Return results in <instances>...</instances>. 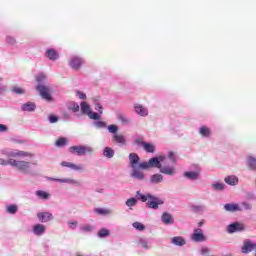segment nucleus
<instances>
[{"label": "nucleus", "mask_w": 256, "mask_h": 256, "mask_svg": "<svg viewBox=\"0 0 256 256\" xmlns=\"http://www.w3.org/2000/svg\"><path fill=\"white\" fill-rule=\"evenodd\" d=\"M225 183H227V185H231L232 187H235V185H237L239 183V178L235 175H230V176H226L224 178Z\"/></svg>", "instance_id": "24"}, {"label": "nucleus", "mask_w": 256, "mask_h": 256, "mask_svg": "<svg viewBox=\"0 0 256 256\" xmlns=\"http://www.w3.org/2000/svg\"><path fill=\"white\" fill-rule=\"evenodd\" d=\"M80 109H81L82 115H88V113L91 111V106H89L87 102H81Z\"/></svg>", "instance_id": "33"}, {"label": "nucleus", "mask_w": 256, "mask_h": 256, "mask_svg": "<svg viewBox=\"0 0 256 256\" xmlns=\"http://www.w3.org/2000/svg\"><path fill=\"white\" fill-rule=\"evenodd\" d=\"M160 173H162L163 175H169V176H173L175 175V168L170 167V166H160Z\"/></svg>", "instance_id": "25"}, {"label": "nucleus", "mask_w": 256, "mask_h": 256, "mask_svg": "<svg viewBox=\"0 0 256 256\" xmlns=\"http://www.w3.org/2000/svg\"><path fill=\"white\" fill-rule=\"evenodd\" d=\"M199 134L205 139L211 137V129L207 126H202L199 128Z\"/></svg>", "instance_id": "29"}, {"label": "nucleus", "mask_w": 256, "mask_h": 256, "mask_svg": "<svg viewBox=\"0 0 256 256\" xmlns=\"http://www.w3.org/2000/svg\"><path fill=\"white\" fill-rule=\"evenodd\" d=\"M94 109L99 113V115H103V105L99 103V100L94 101Z\"/></svg>", "instance_id": "43"}, {"label": "nucleus", "mask_w": 256, "mask_h": 256, "mask_svg": "<svg viewBox=\"0 0 256 256\" xmlns=\"http://www.w3.org/2000/svg\"><path fill=\"white\" fill-rule=\"evenodd\" d=\"M163 203H165L163 200L151 194L150 199L146 202V207L157 210L159 209V205H163Z\"/></svg>", "instance_id": "9"}, {"label": "nucleus", "mask_w": 256, "mask_h": 256, "mask_svg": "<svg viewBox=\"0 0 256 256\" xmlns=\"http://www.w3.org/2000/svg\"><path fill=\"white\" fill-rule=\"evenodd\" d=\"M103 156L107 159H113V157H115V150L111 147H105L103 149Z\"/></svg>", "instance_id": "30"}, {"label": "nucleus", "mask_w": 256, "mask_h": 256, "mask_svg": "<svg viewBox=\"0 0 256 256\" xmlns=\"http://www.w3.org/2000/svg\"><path fill=\"white\" fill-rule=\"evenodd\" d=\"M94 229H95V227H93L90 224H85L80 227L81 233H91Z\"/></svg>", "instance_id": "40"}, {"label": "nucleus", "mask_w": 256, "mask_h": 256, "mask_svg": "<svg viewBox=\"0 0 256 256\" xmlns=\"http://www.w3.org/2000/svg\"><path fill=\"white\" fill-rule=\"evenodd\" d=\"M256 250V242H253L251 239H245L241 247V253L244 255H249L252 251Z\"/></svg>", "instance_id": "8"}, {"label": "nucleus", "mask_w": 256, "mask_h": 256, "mask_svg": "<svg viewBox=\"0 0 256 256\" xmlns=\"http://www.w3.org/2000/svg\"><path fill=\"white\" fill-rule=\"evenodd\" d=\"M6 211L10 215H15V213H17V211H19V207L15 204H10L6 207Z\"/></svg>", "instance_id": "38"}, {"label": "nucleus", "mask_w": 256, "mask_h": 256, "mask_svg": "<svg viewBox=\"0 0 256 256\" xmlns=\"http://www.w3.org/2000/svg\"><path fill=\"white\" fill-rule=\"evenodd\" d=\"M92 125L96 129H105V127H107V123H105L104 121H94Z\"/></svg>", "instance_id": "45"}, {"label": "nucleus", "mask_w": 256, "mask_h": 256, "mask_svg": "<svg viewBox=\"0 0 256 256\" xmlns=\"http://www.w3.org/2000/svg\"><path fill=\"white\" fill-rule=\"evenodd\" d=\"M3 155H6V157H33V154L30 152H25L23 150H18V149H10V150H5L3 152Z\"/></svg>", "instance_id": "6"}, {"label": "nucleus", "mask_w": 256, "mask_h": 256, "mask_svg": "<svg viewBox=\"0 0 256 256\" xmlns=\"http://www.w3.org/2000/svg\"><path fill=\"white\" fill-rule=\"evenodd\" d=\"M6 43L7 45H15L17 43V39L11 35L6 36Z\"/></svg>", "instance_id": "52"}, {"label": "nucleus", "mask_w": 256, "mask_h": 256, "mask_svg": "<svg viewBox=\"0 0 256 256\" xmlns=\"http://www.w3.org/2000/svg\"><path fill=\"white\" fill-rule=\"evenodd\" d=\"M76 96L79 97V99L85 100L87 99V94L83 93L82 91L76 90Z\"/></svg>", "instance_id": "55"}, {"label": "nucleus", "mask_w": 256, "mask_h": 256, "mask_svg": "<svg viewBox=\"0 0 256 256\" xmlns=\"http://www.w3.org/2000/svg\"><path fill=\"white\" fill-rule=\"evenodd\" d=\"M171 243L172 245H176V247H183L184 245H187V240L182 236H175L171 238Z\"/></svg>", "instance_id": "21"}, {"label": "nucleus", "mask_w": 256, "mask_h": 256, "mask_svg": "<svg viewBox=\"0 0 256 256\" xmlns=\"http://www.w3.org/2000/svg\"><path fill=\"white\" fill-rule=\"evenodd\" d=\"M139 245L142 247V249H150L149 242L146 239L141 238L139 240Z\"/></svg>", "instance_id": "51"}, {"label": "nucleus", "mask_w": 256, "mask_h": 256, "mask_svg": "<svg viewBox=\"0 0 256 256\" xmlns=\"http://www.w3.org/2000/svg\"><path fill=\"white\" fill-rule=\"evenodd\" d=\"M168 159H170L172 163H175L177 161V156L175 155V152H168Z\"/></svg>", "instance_id": "54"}, {"label": "nucleus", "mask_w": 256, "mask_h": 256, "mask_svg": "<svg viewBox=\"0 0 256 256\" xmlns=\"http://www.w3.org/2000/svg\"><path fill=\"white\" fill-rule=\"evenodd\" d=\"M250 199H255V195L252 194V195L250 196Z\"/></svg>", "instance_id": "63"}, {"label": "nucleus", "mask_w": 256, "mask_h": 256, "mask_svg": "<svg viewBox=\"0 0 256 256\" xmlns=\"http://www.w3.org/2000/svg\"><path fill=\"white\" fill-rule=\"evenodd\" d=\"M47 181H55L56 183H67L68 185H76L79 187V181L71 178H53V177H46Z\"/></svg>", "instance_id": "13"}, {"label": "nucleus", "mask_w": 256, "mask_h": 256, "mask_svg": "<svg viewBox=\"0 0 256 256\" xmlns=\"http://www.w3.org/2000/svg\"><path fill=\"white\" fill-rule=\"evenodd\" d=\"M83 63H84L83 58L79 56H72L69 61V65L71 69H74V71H79Z\"/></svg>", "instance_id": "12"}, {"label": "nucleus", "mask_w": 256, "mask_h": 256, "mask_svg": "<svg viewBox=\"0 0 256 256\" xmlns=\"http://www.w3.org/2000/svg\"><path fill=\"white\" fill-rule=\"evenodd\" d=\"M242 206L243 208L246 210V211H251L253 209V206L251 205V203H248V202H243L242 203Z\"/></svg>", "instance_id": "57"}, {"label": "nucleus", "mask_w": 256, "mask_h": 256, "mask_svg": "<svg viewBox=\"0 0 256 256\" xmlns=\"http://www.w3.org/2000/svg\"><path fill=\"white\" fill-rule=\"evenodd\" d=\"M143 149L146 151V153H155V145L149 142L143 143Z\"/></svg>", "instance_id": "35"}, {"label": "nucleus", "mask_w": 256, "mask_h": 256, "mask_svg": "<svg viewBox=\"0 0 256 256\" xmlns=\"http://www.w3.org/2000/svg\"><path fill=\"white\" fill-rule=\"evenodd\" d=\"M12 143H17L18 145H25L27 143V140L21 138V137H14L11 139Z\"/></svg>", "instance_id": "50"}, {"label": "nucleus", "mask_w": 256, "mask_h": 256, "mask_svg": "<svg viewBox=\"0 0 256 256\" xmlns=\"http://www.w3.org/2000/svg\"><path fill=\"white\" fill-rule=\"evenodd\" d=\"M87 115L89 119H93L94 121H99V119H101V115H99V113L94 112L92 110H90Z\"/></svg>", "instance_id": "44"}, {"label": "nucleus", "mask_w": 256, "mask_h": 256, "mask_svg": "<svg viewBox=\"0 0 256 256\" xmlns=\"http://www.w3.org/2000/svg\"><path fill=\"white\" fill-rule=\"evenodd\" d=\"M37 219L40 221V223H49V221H53L55 217L51 212H38Z\"/></svg>", "instance_id": "14"}, {"label": "nucleus", "mask_w": 256, "mask_h": 256, "mask_svg": "<svg viewBox=\"0 0 256 256\" xmlns=\"http://www.w3.org/2000/svg\"><path fill=\"white\" fill-rule=\"evenodd\" d=\"M112 143H116L119 147H125L127 145V139L123 134H114L112 135Z\"/></svg>", "instance_id": "16"}, {"label": "nucleus", "mask_w": 256, "mask_h": 256, "mask_svg": "<svg viewBox=\"0 0 256 256\" xmlns=\"http://www.w3.org/2000/svg\"><path fill=\"white\" fill-rule=\"evenodd\" d=\"M68 109L69 111H72V113H78L80 106L77 102H69Z\"/></svg>", "instance_id": "37"}, {"label": "nucleus", "mask_w": 256, "mask_h": 256, "mask_svg": "<svg viewBox=\"0 0 256 256\" xmlns=\"http://www.w3.org/2000/svg\"><path fill=\"white\" fill-rule=\"evenodd\" d=\"M62 167H67L68 169H72V171H83V165H76L71 162L62 161L61 162Z\"/></svg>", "instance_id": "19"}, {"label": "nucleus", "mask_w": 256, "mask_h": 256, "mask_svg": "<svg viewBox=\"0 0 256 256\" xmlns=\"http://www.w3.org/2000/svg\"><path fill=\"white\" fill-rule=\"evenodd\" d=\"M68 225H69V228L70 229H77V221H74V222H68Z\"/></svg>", "instance_id": "60"}, {"label": "nucleus", "mask_w": 256, "mask_h": 256, "mask_svg": "<svg viewBox=\"0 0 256 256\" xmlns=\"http://www.w3.org/2000/svg\"><path fill=\"white\" fill-rule=\"evenodd\" d=\"M201 255L206 256L209 255L211 253V249L207 248V247H202L200 250Z\"/></svg>", "instance_id": "56"}, {"label": "nucleus", "mask_w": 256, "mask_h": 256, "mask_svg": "<svg viewBox=\"0 0 256 256\" xmlns=\"http://www.w3.org/2000/svg\"><path fill=\"white\" fill-rule=\"evenodd\" d=\"M225 211H228L229 213H235L237 211H241V208L239 207V204L235 203H227L224 205Z\"/></svg>", "instance_id": "23"}, {"label": "nucleus", "mask_w": 256, "mask_h": 256, "mask_svg": "<svg viewBox=\"0 0 256 256\" xmlns=\"http://www.w3.org/2000/svg\"><path fill=\"white\" fill-rule=\"evenodd\" d=\"M12 93H15V95H25V89L14 86L12 88Z\"/></svg>", "instance_id": "48"}, {"label": "nucleus", "mask_w": 256, "mask_h": 256, "mask_svg": "<svg viewBox=\"0 0 256 256\" xmlns=\"http://www.w3.org/2000/svg\"><path fill=\"white\" fill-rule=\"evenodd\" d=\"M45 79H47L45 74H39L37 76L36 81L39 84L36 86V89L40 93V96L42 97V99H44L45 101H48V103H51L53 101V96H51V87L41 84V83H45Z\"/></svg>", "instance_id": "3"}, {"label": "nucleus", "mask_w": 256, "mask_h": 256, "mask_svg": "<svg viewBox=\"0 0 256 256\" xmlns=\"http://www.w3.org/2000/svg\"><path fill=\"white\" fill-rule=\"evenodd\" d=\"M126 207H135L137 205V198L132 197L126 200L125 202Z\"/></svg>", "instance_id": "42"}, {"label": "nucleus", "mask_w": 256, "mask_h": 256, "mask_svg": "<svg viewBox=\"0 0 256 256\" xmlns=\"http://www.w3.org/2000/svg\"><path fill=\"white\" fill-rule=\"evenodd\" d=\"M203 225H205V220L198 222V227H203Z\"/></svg>", "instance_id": "62"}, {"label": "nucleus", "mask_w": 256, "mask_h": 256, "mask_svg": "<svg viewBox=\"0 0 256 256\" xmlns=\"http://www.w3.org/2000/svg\"><path fill=\"white\" fill-rule=\"evenodd\" d=\"M134 109H135V113L140 117H147V115H149V109L145 108L141 104H135Z\"/></svg>", "instance_id": "17"}, {"label": "nucleus", "mask_w": 256, "mask_h": 256, "mask_svg": "<svg viewBox=\"0 0 256 256\" xmlns=\"http://www.w3.org/2000/svg\"><path fill=\"white\" fill-rule=\"evenodd\" d=\"M205 209H207V207L205 205H192L191 206L192 213H198L200 215L205 213Z\"/></svg>", "instance_id": "31"}, {"label": "nucleus", "mask_w": 256, "mask_h": 256, "mask_svg": "<svg viewBox=\"0 0 256 256\" xmlns=\"http://www.w3.org/2000/svg\"><path fill=\"white\" fill-rule=\"evenodd\" d=\"M161 161H163V156L158 157H152L149 159L148 162H141L139 164V167L146 171L147 169H151L153 167H155L156 169H160L161 168Z\"/></svg>", "instance_id": "5"}, {"label": "nucleus", "mask_w": 256, "mask_h": 256, "mask_svg": "<svg viewBox=\"0 0 256 256\" xmlns=\"http://www.w3.org/2000/svg\"><path fill=\"white\" fill-rule=\"evenodd\" d=\"M107 130L109 133H112V135H117V133H119V126L111 124L107 127Z\"/></svg>", "instance_id": "41"}, {"label": "nucleus", "mask_w": 256, "mask_h": 256, "mask_svg": "<svg viewBox=\"0 0 256 256\" xmlns=\"http://www.w3.org/2000/svg\"><path fill=\"white\" fill-rule=\"evenodd\" d=\"M161 221L164 225H173V223H175L173 215H171L169 212H164L162 214Z\"/></svg>", "instance_id": "18"}, {"label": "nucleus", "mask_w": 256, "mask_h": 256, "mask_svg": "<svg viewBox=\"0 0 256 256\" xmlns=\"http://www.w3.org/2000/svg\"><path fill=\"white\" fill-rule=\"evenodd\" d=\"M68 151L72 155H77L78 157H85V155H93L95 153V148L89 145H76L69 147Z\"/></svg>", "instance_id": "4"}, {"label": "nucleus", "mask_w": 256, "mask_h": 256, "mask_svg": "<svg viewBox=\"0 0 256 256\" xmlns=\"http://www.w3.org/2000/svg\"><path fill=\"white\" fill-rule=\"evenodd\" d=\"M132 227H134V229H136V231H145V225L141 222H134L132 224Z\"/></svg>", "instance_id": "47"}, {"label": "nucleus", "mask_w": 256, "mask_h": 256, "mask_svg": "<svg viewBox=\"0 0 256 256\" xmlns=\"http://www.w3.org/2000/svg\"><path fill=\"white\" fill-rule=\"evenodd\" d=\"M7 93V86L2 85L0 86V97H3Z\"/></svg>", "instance_id": "58"}, {"label": "nucleus", "mask_w": 256, "mask_h": 256, "mask_svg": "<svg viewBox=\"0 0 256 256\" xmlns=\"http://www.w3.org/2000/svg\"><path fill=\"white\" fill-rule=\"evenodd\" d=\"M35 195L38 197V199H43L44 201H47V199L50 197V194L43 190L36 191Z\"/></svg>", "instance_id": "34"}, {"label": "nucleus", "mask_w": 256, "mask_h": 256, "mask_svg": "<svg viewBox=\"0 0 256 256\" xmlns=\"http://www.w3.org/2000/svg\"><path fill=\"white\" fill-rule=\"evenodd\" d=\"M212 191H225V183L214 182L211 184Z\"/></svg>", "instance_id": "32"}, {"label": "nucleus", "mask_w": 256, "mask_h": 256, "mask_svg": "<svg viewBox=\"0 0 256 256\" xmlns=\"http://www.w3.org/2000/svg\"><path fill=\"white\" fill-rule=\"evenodd\" d=\"M45 231H47V227L43 224L37 223L32 227V233L36 235V237H43Z\"/></svg>", "instance_id": "15"}, {"label": "nucleus", "mask_w": 256, "mask_h": 256, "mask_svg": "<svg viewBox=\"0 0 256 256\" xmlns=\"http://www.w3.org/2000/svg\"><path fill=\"white\" fill-rule=\"evenodd\" d=\"M49 123H57L59 121V117L57 115L51 114L48 117Z\"/></svg>", "instance_id": "53"}, {"label": "nucleus", "mask_w": 256, "mask_h": 256, "mask_svg": "<svg viewBox=\"0 0 256 256\" xmlns=\"http://www.w3.org/2000/svg\"><path fill=\"white\" fill-rule=\"evenodd\" d=\"M243 231H245V225L240 222H233L227 226V232L230 234L243 233Z\"/></svg>", "instance_id": "11"}, {"label": "nucleus", "mask_w": 256, "mask_h": 256, "mask_svg": "<svg viewBox=\"0 0 256 256\" xmlns=\"http://www.w3.org/2000/svg\"><path fill=\"white\" fill-rule=\"evenodd\" d=\"M56 147H65V145H67V138L65 137H60L56 143H55Z\"/></svg>", "instance_id": "46"}, {"label": "nucleus", "mask_w": 256, "mask_h": 256, "mask_svg": "<svg viewBox=\"0 0 256 256\" xmlns=\"http://www.w3.org/2000/svg\"><path fill=\"white\" fill-rule=\"evenodd\" d=\"M9 131V127L5 124H0V133H7Z\"/></svg>", "instance_id": "59"}, {"label": "nucleus", "mask_w": 256, "mask_h": 256, "mask_svg": "<svg viewBox=\"0 0 256 256\" xmlns=\"http://www.w3.org/2000/svg\"><path fill=\"white\" fill-rule=\"evenodd\" d=\"M0 165H10V167H14V169L23 175H30L31 177H35V171L31 169V165H35V163H31L25 160H15L13 158H9L8 160L0 158Z\"/></svg>", "instance_id": "1"}, {"label": "nucleus", "mask_w": 256, "mask_h": 256, "mask_svg": "<svg viewBox=\"0 0 256 256\" xmlns=\"http://www.w3.org/2000/svg\"><path fill=\"white\" fill-rule=\"evenodd\" d=\"M151 198V194H141V191L136 192V199L137 201H141L142 203H147Z\"/></svg>", "instance_id": "28"}, {"label": "nucleus", "mask_w": 256, "mask_h": 256, "mask_svg": "<svg viewBox=\"0 0 256 256\" xmlns=\"http://www.w3.org/2000/svg\"><path fill=\"white\" fill-rule=\"evenodd\" d=\"M191 239L194 241V243H204V241H207V237L201 228L194 229Z\"/></svg>", "instance_id": "10"}, {"label": "nucleus", "mask_w": 256, "mask_h": 256, "mask_svg": "<svg viewBox=\"0 0 256 256\" xmlns=\"http://www.w3.org/2000/svg\"><path fill=\"white\" fill-rule=\"evenodd\" d=\"M246 165L250 171H256V158L253 156H248Z\"/></svg>", "instance_id": "26"}, {"label": "nucleus", "mask_w": 256, "mask_h": 256, "mask_svg": "<svg viewBox=\"0 0 256 256\" xmlns=\"http://www.w3.org/2000/svg\"><path fill=\"white\" fill-rule=\"evenodd\" d=\"M46 57L50 61H57L59 59V52L53 48H49L46 50Z\"/></svg>", "instance_id": "20"}, {"label": "nucleus", "mask_w": 256, "mask_h": 256, "mask_svg": "<svg viewBox=\"0 0 256 256\" xmlns=\"http://www.w3.org/2000/svg\"><path fill=\"white\" fill-rule=\"evenodd\" d=\"M37 109V105L34 102H26L21 105V111H26L28 113H33Z\"/></svg>", "instance_id": "22"}, {"label": "nucleus", "mask_w": 256, "mask_h": 256, "mask_svg": "<svg viewBox=\"0 0 256 256\" xmlns=\"http://www.w3.org/2000/svg\"><path fill=\"white\" fill-rule=\"evenodd\" d=\"M0 81H3V78L0 77Z\"/></svg>", "instance_id": "64"}, {"label": "nucleus", "mask_w": 256, "mask_h": 256, "mask_svg": "<svg viewBox=\"0 0 256 256\" xmlns=\"http://www.w3.org/2000/svg\"><path fill=\"white\" fill-rule=\"evenodd\" d=\"M95 213L98 215H111L113 213V210L111 209H105V208H95Z\"/></svg>", "instance_id": "39"}, {"label": "nucleus", "mask_w": 256, "mask_h": 256, "mask_svg": "<svg viewBox=\"0 0 256 256\" xmlns=\"http://www.w3.org/2000/svg\"><path fill=\"white\" fill-rule=\"evenodd\" d=\"M118 120L121 121L122 125H129L130 123L129 119L121 113L118 114Z\"/></svg>", "instance_id": "49"}, {"label": "nucleus", "mask_w": 256, "mask_h": 256, "mask_svg": "<svg viewBox=\"0 0 256 256\" xmlns=\"http://www.w3.org/2000/svg\"><path fill=\"white\" fill-rule=\"evenodd\" d=\"M192 169H194V171L184 172V177L190 181H197V179H199V175H201V168H199L197 164H194L192 165Z\"/></svg>", "instance_id": "7"}, {"label": "nucleus", "mask_w": 256, "mask_h": 256, "mask_svg": "<svg viewBox=\"0 0 256 256\" xmlns=\"http://www.w3.org/2000/svg\"><path fill=\"white\" fill-rule=\"evenodd\" d=\"M151 185H159V183H163V176L161 174H153L150 176Z\"/></svg>", "instance_id": "27"}, {"label": "nucleus", "mask_w": 256, "mask_h": 256, "mask_svg": "<svg viewBox=\"0 0 256 256\" xmlns=\"http://www.w3.org/2000/svg\"><path fill=\"white\" fill-rule=\"evenodd\" d=\"M129 165L132 168L130 172V177L134 181H144L145 180V173L141 171L139 165H141V158L137 153H130L128 156Z\"/></svg>", "instance_id": "2"}, {"label": "nucleus", "mask_w": 256, "mask_h": 256, "mask_svg": "<svg viewBox=\"0 0 256 256\" xmlns=\"http://www.w3.org/2000/svg\"><path fill=\"white\" fill-rule=\"evenodd\" d=\"M97 235L100 239H105V237L111 235V232L107 228H102L98 231Z\"/></svg>", "instance_id": "36"}, {"label": "nucleus", "mask_w": 256, "mask_h": 256, "mask_svg": "<svg viewBox=\"0 0 256 256\" xmlns=\"http://www.w3.org/2000/svg\"><path fill=\"white\" fill-rule=\"evenodd\" d=\"M134 143H135L136 145H140L141 147H143V143H145V141H143V140L137 138V139L134 141Z\"/></svg>", "instance_id": "61"}]
</instances>
